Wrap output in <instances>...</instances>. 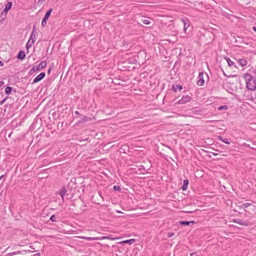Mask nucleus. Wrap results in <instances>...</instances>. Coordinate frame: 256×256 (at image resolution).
Here are the masks:
<instances>
[{
  "mask_svg": "<svg viewBox=\"0 0 256 256\" xmlns=\"http://www.w3.org/2000/svg\"><path fill=\"white\" fill-rule=\"evenodd\" d=\"M7 98H4L0 102V104H2L6 100Z\"/></svg>",
  "mask_w": 256,
  "mask_h": 256,
  "instance_id": "473e14b6",
  "label": "nucleus"
},
{
  "mask_svg": "<svg viewBox=\"0 0 256 256\" xmlns=\"http://www.w3.org/2000/svg\"><path fill=\"white\" fill-rule=\"evenodd\" d=\"M13 252L14 255L16 254V252Z\"/></svg>",
  "mask_w": 256,
  "mask_h": 256,
  "instance_id": "a18cd8bd",
  "label": "nucleus"
},
{
  "mask_svg": "<svg viewBox=\"0 0 256 256\" xmlns=\"http://www.w3.org/2000/svg\"><path fill=\"white\" fill-rule=\"evenodd\" d=\"M12 90V88L11 86H8L5 88V93L6 94H10Z\"/></svg>",
  "mask_w": 256,
  "mask_h": 256,
  "instance_id": "aec40b11",
  "label": "nucleus"
},
{
  "mask_svg": "<svg viewBox=\"0 0 256 256\" xmlns=\"http://www.w3.org/2000/svg\"><path fill=\"white\" fill-rule=\"evenodd\" d=\"M199 80L197 82V84L200 86H202L204 84V72H200L198 74Z\"/></svg>",
  "mask_w": 256,
  "mask_h": 256,
  "instance_id": "0eeeda50",
  "label": "nucleus"
},
{
  "mask_svg": "<svg viewBox=\"0 0 256 256\" xmlns=\"http://www.w3.org/2000/svg\"><path fill=\"white\" fill-rule=\"evenodd\" d=\"M80 119L78 121V123L84 122L89 120V118L83 115L80 116Z\"/></svg>",
  "mask_w": 256,
  "mask_h": 256,
  "instance_id": "2eb2a0df",
  "label": "nucleus"
},
{
  "mask_svg": "<svg viewBox=\"0 0 256 256\" xmlns=\"http://www.w3.org/2000/svg\"><path fill=\"white\" fill-rule=\"evenodd\" d=\"M13 255H14L13 252L8 253V254H7L8 256H13Z\"/></svg>",
  "mask_w": 256,
  "mask_h": 256,
  "instance_id": "58836bf2",
  "label": "nucleus"
},
{
  "mask_svg": "<svg viewBox=\"0 0 256 256\" xmlns=\"http://www.w3.org/2000/svg\"><path fill=\"white\" fill-rule=\"evenodd\" d=\"M174 235V232H169V233L168 234V238H172Z\"/></svg>",
  "mask_w": 256,
  "mask_h": 256,
  "instance_id": "c756f323",
  "label": "nucleus"
},
{
  "mask_svg": "<svg viewBox=\"0 0 256 256\" xmlns=\"http://www.w3.org/2000/svg\"><path fill=\"white\" fill-rule=\"evenodd\" d=\"M139 170H140V172L142 173H144L146 172V170L142 166H140V168H139Z\"/></svg>",
  "mask_w": 256,
  "mask_h": 256,
  "instance_id": "c85d7f7f",
  "label": "nucleus"
},
{
  "mask_svg": "<svg viewBox=\"0 0 256 256\" xmlns=\"http://www.w3.org/2000/svg\"><path fill=\"white\" fill-rule=\"evenodd\" d=\"M172 90L176 92L178 90H182V86L180 84H173L172 86Z\"/></svg>",
  "mask_w": 256,
  "mask_h": 256,
  "instance_id": "4468645a",
  "label": "nucleus"
},
{
  "mask_svg": "<svg viewBox=\"0 0 256 256\" xmlns=\"http://www.w3.org/2000/svg\"><path fill=\"white\" fill-rule=\"evenodd\" d=\"M214 156H217L218 154L216 153H212Z\"/></svg>",
  "mask_w": 256,
  "mask_h": 256,
  "instance_id": "49530a36",
  "label": "nucleus"
},
{
  "mask_svg": "<svg viewBox=\"0 0 256 256\" xmlns=\"http://www.w3.org/2000/svg\"><path fill=\"white\" fill-rule=\"evenodd\" d=\"M5 17L6 16L3 17V16L2 17V19L0 20V24H2L4 22L5 20Z\"/></svg>",
  "mask_w": 256,
  "mask_h": 256,
  "instance_id": "7c9ffc66",
  "label": "nucleus"
},
{
  "mask_svg": "<svg viewBox=\"0 0 256 256\" xmlns=\"http://www.w3.org/2000/svg\"><path fill=\"white\" fill-rule=\"evenodd\" d=\"M106 238V236H102V239H105Z\"/></svg>",
  "mask_w": 256,
  "mask_h": 256,
  "instance_id": "09e8293b",
  "label": "nucleus"
},
{
  "mask_svg": "<svg viewBox=\"0 0 256 256\" xmlns=\"http://www.w3.org/2000/svg\"><path fill=\"white\" fill-rule=\"evenodd\" d=\"M244 146H246V147H247V148H251V147L250 146V144H247L246 143H244Z\"/></svg>",
  "mask_w": 256,
  "mask_h": 256,
  "instance_id": "72a5a7b5",
  "label": "nucleus"
},
{
  "mask_svg": "<svg viewBox=\"0 0 256 256\" xmlns=\"http://www.w3.org/2000/svg\"><path fill=\"white\" fill-rule=\"evenodd\" d=\"M216 138H217V139H218V140H221V141H222V142L223 141V138H222V136H216Z\"/></svg>",
  "mask_w": 256,
  "mask_h": 256,
  "instance_id": "2f4dec72",
  "label": "nucleus"
},
{
  "mask_svg": "<svg viewBox=\"0 0 256 256\" xmlns=\"http://www.w3.org/2000/svg\"><path fill=\"white\" fill-rule=\"evenodd\" d=\"M46 61L44 60L41 62L38 66H34L28 72V75L31 76L36 72H38L40 70L44 69L46 66Z\"/></svg>",
  "mask_w": 256,
  "mask_h": 256,
  "instance_id": "f03ea898",
  "label": "nucleus"
},
{
  "mask_svg": "<svg viewBox=\"0 0 256 256\" xmlns=\"http://www.w3.org/2000/svg\"><path fill=\"white\" fill-rule=\"evenodd\" d=\"M50 71H51V69L49 68V71H48L49 74L50 73Z\"/></svg>",
  "mask_w": 256,
  "mask_h": 256,
  "instance_id": "de8ad7c7",
  "label": "nucleus"
},
{
  "mask_svg": "<svg viewBox=\"0 0 256 256\" xmlns=\"http://www.w3.org/2000/svg\"><path fill=\"white\" fill-rule=\"evenodd\" d=\"M36 36H37V32L36 31V28L34 26L29 40H32V43H34L36 39Z\"/></svg>",
  "mask_w": 256,
  "mask_h": 256,
  "instance_id": "423d86ee",
  "label": "nucleus"
},
{
  "mask_svg": "<svg viewBox=\"0 0 256 256\" xmlns=\"http://www.w3.org/2000/svg\"><path fill=\"white\" fill-rule=\"evenodd\" d=\"M25 57L26 54L23 50H20L16 56V58L20 60H23Z\"/></svg>",
  "mask_w": 256,
  "mask_h": 256,
  "instance_id": "9b49d317",
  "label": "nucleus"
},
{
  "mask_svg": "<svg viewBox=\"0 0 256 256\" xmlns=\"http://www.w3.org/2000/svg\"><path fill=\"white\" fill-rule=\"evenodd\" d=\"M226 60L228 62V65L230 66H234V68H236V66L235 65L234 63L232 60H231L230 58H226Z\"/></svg>",
  "mask_w": 256,
  "mask_h": 256,
  "instance_id": "412c9836",
  "label": "nucleus"
},
{
  "mask_svg": "<svg viewBox=\"0 0 256 256\" xmlns=\"http://www.w3.org/2000/svg\"><path fill=\"white\" fill-rule=\"evenodd\" d=\"M184 24V31L185 33H187V30L190 26V23L188 20H182Z\"/></svg>",
  "mask_w": 256,
  "mask_h": 256,
  "instance_id": "9d476101",
  "label": "nucleus"
},
{
  "mask_svg": "<svg viewBox=\"0 0 256 256\" xmlns=\"http://www.w3.org/2000/svg\"><path fill=\"white\" fill-rule=\"evenodd\" d=\"M254 97H252L250 100H256V93L254 94Z\"/></svg>",
  "mask_w": 256,
  "mask_h": 256,
  "instance_id": "f704fd0d",
  "label": "nucleus"
},
{
  "mask_svg": "<svg viewBox=\"0 0 256 256\" xmlns=\"http://www.w3.org/2000/svg\"><path fill=\"white\" fill-rule=\"evenodd\" d=\"M6 175V174H3V175H2L1 176H0V180H1L2 178H4Z\"/></svg>",
  "mask_w": 256,
  "mask_h": 256,
  "instance_id": "4c0bfd02",
  "label": "nucleus"
},
{
  "mask_svg": "<svg viewBox=\"0 0 256 256\" xmlns=\"http://www.w3.org/2000/svg\"><path fill=\"white\" fill-rule=\"evenodd\" d=\"M44 156H45V155H44V154L43 155L41 156V158H43Z\"/></svg>",
  "mask_w": 256,
  "mask_h": 256,
  "instance_id": "37998d69",
  "label": "nucleus"
},
{
  "mask_svg": "<svg viewBox=\"0 0 256 256\" xmlns=\"http://www.w3.org/2000/svg\"><path fill=\"white\" fill-rule=\"evenodd\" d=\"M12 6V2H7L6 5L5 6V8L2 12L0 14V18H2L4 15V16H6L8 12L11 9Z\"/></svg>",
  "mask_w": 256,
  "mask_h": 256,
  "instance_id": "7ed1b4c3",
  "label": "nucleus"
},
{
  "mask_svg": "<svg viewBox=\"0 0 256 256\" xmlns=\"http://www.w3.org/2000/svg\"><path fill=\"white\" fill-rule=\"evenodd\" d=\"M179 223L182 226H189L190 224H194V222L193 220H192V221L184 220V221H180L179 222Z\"/></svg>",
  "mask_w": 256,
  "mask_h": 256,
  "instance_id": "dca6fc26",
  "label": "nucleus"
},
{
  "mask_svg": "<svg viewBox=\"0 0 256 256\" xmlns=\"http://www.w3.org/2000/svg\"><path fill=\"white\" fill-rule=\"evenodd\" d=\"M252 28L254 32H256V26H253Z\"/></svg>",
  "mask_w": 256,
  "mask_h": 256,
  "instance_id": "79ce46f5",
  "label": "nucleus"
},
{
  "mask_svg": "<svg viewBox=\"0 0 256 256\" xmlns=\"http://www.w3.org/2000/svg\"><path fill=\"white\" fill-rule=\"evenodd\" d=\"M192 100V97L188 96V95H186V96H182V98L180 100L177 102L176 104H186V102H189L191 100Z\"/></svg>",
  "mask_w": 256,
  "mask_h": 256,
  "instance_id": "20e7f679",
  "label": "nucleus"
},
{
  "mask_svg": "<svg viewBox=\"0 0 256 256\" xmlns=\"http://www.w3.org/2000/svg\"><path fill=\"white\" fill-rule=\"evenodd\" d=\"M232 222L234 223H236L238 224H240L242 226H248L249 224V223L246 220H241L238 219V218H234L232 220Z\"/></svg>",
  "mask_w": 256,
  "mask_h": 256,
  "instance_id": "6e6552de",
  "label": "nucleus"
},
{
  "mask_svg": "<svg viewBox=\"0 0 256 256\" xmlns=\"http://www.w3.org/2000/svg\"><path fill=\"white\" fill-rule=\"evenodd\" d=\"M246 80V88L250 90H256V78L252 74L246 73L244 74Z\"/></svg>",
  "mask_w": 256,
  "mask_h": 256,
  "instance_id": "f257e3e1",
  "label": "nucleus"
},
{
  "mask_svg": "<svg viewBox=\"0 0 256 256\" xmlns=\"http://www.w3.org/2000/svg\"><path fill=\"white\" fill-rule=\"evenodd\" d=\"M114 189L117 191H120L122 190L120 186H114Z\"/></svg>",
  "mask_w": 256,
  "mask_h": 256,
  "instance_id": "bb28decb",
  "label": "nucleus"
},
{
  "mask_svg": "<svg viewBox=\"0 0 256 256\" xmlns=\"http://www.w3.org/2000/svg\"><path fill=\"white\" fill-rule=\"evenodd\" d=\"M67 192V190L64 187H63L60 190L56 192V194H58L62 198V200H64V196L66 194Z\"/></svg>",
  "mask_w": 256,
  "mask_h": 256,
  "instance_id": "1a4fd4ad",
  "label": "nucleus"
},
{
  "mask_svg": "<svg viewBox=\"0 0 256 256\" xmlns=\"http://www.w3.org/2000/svg\"><path fill=\"white\" fill-rule=\"evenodd\" d=\"M238 62L242 66H246L248 63L247 60L244 58L239 59Z\"/></svg>",
  "mask_w": 256,
  "mask_h": 256,
  "instance_id": "f3484780",
  "label": "nucleus"
},
{
  "mask_svg": "<svg viewBox=\"0 0 256 256\" xmlns=\"http://www.w3.org/2000/svg\"><path fill=\"white\" fill-rule=\"evenodd\" d=\"M142 22L146 25H149L151 24V21L149 19H144L142 20Z\"/></svg>",
  "mask_w": 256,
  "mask_h": 256,
  "instance_id": "b1692460",
  "label": "nucleus"
},
{
  "mask_svg": "<svg viewBox=\"0 0 256 256\" xmlns=\"http://www.w3.org/2000/svg\"><path fill=\"white\" fill-rule=\"evenodd\" d=\"M252 206V204L249 202L244 203L242 204L240 207L244 209L247 208L248 206Z\"/></svg>",
  "mask_w": 256,
  "mask_h": 256,
  "instance_id": "4be33fe9",
  "label": "nucleus"
},
{
  "mask_svg": "<svg viewBox=\"0 0 256 256\" xmlns=\"http://www.w3.org/2000/svg\"><path fill=\"white\" fill-rule=\"evenodd\" d=\"M136 242V240L132 238L130 240H123L122 242H120V244H132Z\"/></svg>",
  "mask_w": 256,
  "mask_h": 256,
  "instance_id": "ddd939ff",
  "label": "nucleus"
},
{
  "mask_svg": "<svg viewBox=\"0 0 256 256\" xmlns=\"http://www.w3.org/2000/svg\"><path fill=\"white\" fill-rule=\"evenodd\" d=\"M34 44V43H32V41L30 42V40H29L26 44V48L28 50L29 48H30Z\"/></svg>",
  "mask_w": 256,
  "mask_h": 256,
  "instance_id": "5701e85b",
  "label": "nucleus"
},
{
  "mask_svg": "<svg viewBox=\"0 0 256 256\" xmlns=\"http://www.w3.org/2000/svg\"><path fill=\"white\" fill-rule=\"evenodd\" d=\"M190 255H191V256H192V255H194V254H193V253H192V254H190Z\"/></svg>",
  "mask_w": 256,
  "mask_h": 256,
  "instance_id": "603ef678",
  "label": "nucleus"
},
{
  "mask_svg": "<svg viewBox=\"0 0 256 256\" xmlns=\"http://www.w3.org/2000/svg\"><path fill=\"white\" fill-rule=\"evenodd\" d=\"M188 184V180H184L183 182V185L182 187V188L183 190H186L187 189Z\"/></svg>",
  "mask_w": 256,
  "mask_h": 256,
  "instance_id": "6ab92c4d",
  "label": "nucleus"
},
{
  "mask_svg": "<svg viewBox=\"0 0 256 256\" xmlns=\"http://www.w3.org/2000/svg\"><path fill=\"white\" fill-rule=\"evenodd\" d=\"M46 76V73L42 72L37 76L33 80L32 84H35L39 82L42 80Z\"/></svg>",
  "mask_w": 256,
  "mask_h": 256,
  "instance_id": "39448f33",
  "label": "nucleus"
},
{
  "mask_svg": "<svg viewBox=\"0 0 256 256\" xmlns=\"http://www.w3.org/2000/svg\"><path fill=\"white\" fill-rule=\"evenodd\" d=\"M224 142L225 144H230V142L229 141V140L228 139V138H223V141H222Z\"/></svg>",
  "mask_w": 256,
  "mask_h": 256,
  "instance_id": "cd10ccee",
  "label": "nucleus"
},
{
  "mask_svg": "<svg viewBox=\"0 0 256 256\" xmlns=\"http://www.w3.org/2000/svg\"><path fill=\"white\" fill-rule=\"evenodd\" d=\"M46 53H48V48H47L46 49Z\"/></svg>",
  "mask_w": 256,
  "mask_h": 256,
  "instance_id": "c03bdc74",
  "label": "nucleus"
},
{
  "mask_svg": "<svg viewBox=\"0 0 256 256\" xmlns=\"http://www.w3.org/2000/svg\"><path fill=\"white\" fill-rule=\"evenodd\" d=\"M75 114L78 115V116H80L81 115L78 111L75 112Z\"/></svg>",
  "mask_w": 256,
  "mask_h": 256,
  "instance_id": "c9c22d12",
  "label": "nucleus"
},
{
  "mask_svg": "<svg viewBox=\"0 0 256 256\" xmlns=\"http://www.w3.org/2000/svg\"><path fill=\"white\" fill-rule=\"evenodd\" d=\"M48 226H51V224H48ZM52 228L49 227V228Z\"/></svg>",
  "mask_w": 256,
  "mask_h": 256,
  "instance_id": "8fccbe9b",
  "label": "nucleus"
},
{
  "mask_svg": "<svg viewBox=\"0 0 256 256\" xmlns=\"http://www.w3.org/2000/svg\"><path fill=\"white\" fill-rule=\"evenodd\" d=\"M49 220L53 222H58L60 218L58 216H56L55 214H53L50 217Z\"/></svg>",
  "mask_w": 256,
  "mask_h": 256,
  "instance_id": "a211bd4d",
  "label": "nucleus"
},
{
  "mask_svg": "<svg viewBox=\"0 0 256 256\" xmlns=\"http://www.w3.org/2000/svg\"><path fill=\"white\" fill-rule=\"evenodd\" d=\"M4 66V63L0 60V66Z\"/></svg>",
  "mask_w": 256,
  "mask_h": 256,
  "instance_id": "e433bc0d",
  "label": "nucleus"
},
{
  "mask_svg": "<svg viewBox=\"0 0 256 256\" xmlns=\"http://www.w3.org/2000/svg\"><path fill=\"white\" fill-rule=\"evenodd\" d=\"M228 109V106L226 105L221 106L218 107V110H227Z\"/></svg>",
  "mask_w": 256,
  "mask_h": 256,
  "instance_id": "393cba45",
  "label": "nucleus"
},
{
  "mask_svg": "<svg viewBox=\"0 0 256 256\" xmlns=\"http://www.w3.org/2000/svg\"><path fill=\"white\" fill-rule=\"evenodd\" d=\"M188 212V213H192V212Z\"/></svg>",
  "mask_w": 256,
  "mask_h": 256,
  "instance_id": "3c124183",
  "label": "nucleus"
},
{
  "mask_svg": "<svg viewBox=\"0 0 256 256\" xmlns=\"http://www.w3.org/2000/svg\"><path fill=\"white\" fill-rule=\"evenodd\" d=\"M52 12V9H51V8L49 9V16H50Z\"/></svg>",
  "mask_w": 256,
  "mask_h": 256,
  "instance_id": "a19ab883",
  "label": "nucleus"
},
{
  "mask_svg": "<svg viewBox=\"0 0 256 256\" xmlns=\"http://www.w3.org/2000/svg\"><path fill=\"white\" fill-rule=\"evenodd\" d=\"M48 20V10H47L44 14V16L42 20V26L44 27L46 26L47 20Z\"/></svg>",
  "mask_w": 256,
  "mask_h": 256,
  "instance_id": "f8f14e48",
  "label": "nucleus"
},
{
  "mask_svg": "<svg viewBox=\"0 0 256 256\" xmlns=\"http://www.w3.org/2000/svg\"><path fill=\"white\" fill-rule=\"evenodd\" d=\"M30 252V250H18V251H16V254H23L24 253H25V252Z\"/></svg>",
  "mask_w": 256,
  "mask_h": 256,
  "instance_id": "a878e982",
  "label": "nucleus"
},
{
  "mask_svg": "<svg viewBox=\"0 0 256 256\" xmlns=\"http://www.w3.org/2000/svg\"><path fill=\"white\" fill-rule=\"evenodd\" d=\"M34 256H40V253H36L34 255Z\"/></svg>",
  "mask_w": 256,
  "mask_h": 256,
  "instance_id": "ea45409f",
  "label": "nucleus"
}]
</instances>
